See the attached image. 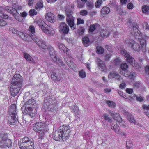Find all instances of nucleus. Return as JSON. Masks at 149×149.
Listing matches in <instances>:
<instances>
[{"label":"nucleus","mask_w":149,"mask_h":149,"mask_svg":"<svg viewBox=\"0 0 149 149\" xmlns=\"http://www.w3.org/2000/svg\"><path fill=\"white\" fill-rule=\"evenodd\" d=\"M18 143L20 149H34L35 148L34 142L30 138L26 136L20 139Z\"/></svg>","instance_id":"1"},{"label":"nucleus","mask_w":149,"mask_h":149,"mask_svg":"<svg viewBox=\"0 0 149 149\" xmlns=\"http://www.w3.org/2000/svg\"><path fill=\"white\" fill-rule=\"evenodd\" d=\"M36 102L34 99L31 98L28 100L24 104L25 113L33 117L36 116V111L32 108L33 105L36 104Z\"/></svg>","instance_id":"2"},{"label":"nucleus","mask_w":149,"mask_h":149,"mask_svg":"<svg viewBox=\"0 0 149 149\" xmlns=\"http://www.w3.org/2000/svg\"><path fill=\"white\" fill-rule=\"evenodd\" d=\"M16 110V105L13 104L10 105V107L9 109V114L8 116L7 119L8 123L10 125L15 124L17 122Z\"/></svg>","instance_id":"3"},{"label":"nucleus","mask_w":149,"mask_h":149,"mask_svg":"<svg viewBox=\"0 0 149 149\" xmlns=\"http://www.w3.org/2000/svg\"><path fill=\"white\" fill-rule=\"evenodd\" d=\"M29 30L31 33V35L32 40L35 42L37 45L40 47L45 48L46 47V44L42 40L39 39L35 35V31L34 26L31 25L29 26Z\"/></svg>","instance_id":"4"},{"label":"nucleus","mask_w":149,"mask_h":149,"mask_svg":"<svg viewBox=\"0 0 149 149\" xmlns=\"http://www.w3.org/2000/svg\"><path fill=\"white\" fill-rule=\"evenodd\" d=\"M45 42L46 44V45L47 47L45 48H44L42 47L41 48L44 49H49L50 55L52 60L55 62H56L59 65L63 67L64 68L65 66V65L63 62L62 61L60 58L57 57L56 52L53 48L50 45H48L47 44L45 41Z\"/></svg>","instance_id":"5"},{"label":"nucleus","mask_w":149,"mask_h":149,"mask_svg":"<svg viewBox=\"0 0 149 149\" xmlns=\"http://www.w3.org/2000/svg\"><path fill=\"white\" fill-rule=\"evenodd\" d=\"M33 128L34 131L40 134L39 138L42 139L46 131V126L45 123L37 122L33 125Z\"/></svg>","instance_id":"6"},{"label":"nucleus","mask_w":149,"mask_h":149,"mask_svg":"<svg viewBox=\"0 0 149 149\" xmlns=\"http://www.w3.org/2000/svg\"><path fill=\"white\" fill-rule=\"evenodd\" d=\"M120 53L126 58L127 62L132 65L133 67L136 69L139 68L140 65L137 63L127 50L125 49H123L121 51Z\"/></svg>","instance_id":"7"},{"label":"nucleus","mask_w":149,"mask_h":149,"mask_svg":"<svg viewBox=\"0 0 149 149\" xmlns=\"http://www.w3.org/2000/svg\"><path fill=\"white\" fill-rule=\"evenodd\" d=\"M11 140L5 136V134H0V147L3 148L11 146Z\"/></svg>","instance_id":"8"},{"label":"nucleus","mask_w":149,"mask_h":149,"mask_svg":"<svg viewBox=\"0 0 149 149\" xmlns=\"http://www.w3.org/2000/svg\"><path fill=\"white\" fill-rule=\"evenodd\" d=\"M125 44L128 46L129 48L133 49L134 50L139 52L140 50L139 45L134 40L130 39L125 41Z\"/></svg>","instance_id":"9"},{"label":"nucleus","mask_w":149,"mask_h":149,"mask_svg":"<svg viewBox=\"0 0 149 149\" xmlns=\"http://www.w3.org/2000/svg\"><path fill=\"white\" fill-rule=\"evenodd\" d=\"M22 76L19 74L14 75L12 78L10 84L22 86Z\"/></svg>","instance_id":"10"},{"label":"nucleus","mask_w":149,"mask_h":149,"mask_svg":"<svg viewBox=\"0 0 149 149\" xmlns=\"http://www.w3.org/2000/svg\"><path fill=\"white\" fill-rule=\"evenodd\" d=\"M22 86L10 84V93L13 97L16 96L21 89Z\"/></svg>","instance_id":"11"},{"label":"nucleus","mask_w":149,"mask_h":149,"mask_svg":"<svg viewBox=\"0 0 149 149\" xmlns=\"http://www.w3.org/2000/svg\"><path fill=\"white\" fill-rule=\"evenodd\" d=\"M96 62L97 64L98 69L101 71L106 72L108 70L107 67L106 65L100 58H96Z\"/></svg>","instance_id":"12"},{"label":"nucleus","mask_w":149,"mask_h":149,"mask_svg":"<svg viewBox=\"0 0 149 149\" xmlns=\"http://www.w3.org/2000/svg\"><path fill=\"white\" fill-rule=\"evenodd\" d=\"M60 130V132L65 136L66 139H68L69 137L70 130L69 126L64 125L61 127Z\"/></svg>","instance_id":"13"},{"label":"nucleus","mask_w":149,"mask_h":149,"mask_svg":"<svg viewBox=\"0 0 149 149\" xmlns=\"http://www.w3.org/2000/svg\"><path fill=\"white\" fill-rule=\"evenodd\" d=\"M53 138L55 141H61L62 140L67 139H66L65 136L58 131L55 132L53 134Z\"/></svg>","instance_id":"14"},{"label":"nucleus","mask_w":149,"mask_h":149,"mask_svg":"<svg viewBox=\"0 0 149 149\" xmlns=\"http://www.w3.org/2000/svg\"><path fill=\"white\" fill-rule=\"evenodd\" d=\"M22 6H19L16 9L13 8L12 7L7 6L6 7V11L12 14L13 16H14V15L16 12L19 14V12L20 10L22 8Z\"/></svg>","instance_id":"15"},{"label":"nucleus","mask_w":149,"mask_h":149,"mask_svg":"<svg viewBox=\"0 0 149 149\" xmlns=\"http://www.w3.org/2000/svg\"><path fill=\"white\" fill-rule=\"evenodd\" d=\"M109 79H115L121 81L122 80L121 76L116 72L112 71L110 72L108 75Z\"/></svg>","instance_id":"16"},{"label":"nucleus","mask_w":149,"mask_h":149,"mask_svg":"<svg viewBox=\"0 0 149 149\" xmlns=\"http://www.w3.org/2000/svg\"><path fill=\"white\" fill-rule=\"evenodd\" d=\"M60 31L64 34H67L69 31V26L65 22H62L60 24L59 27Z\"/></svg>","instance_id":"17"},{"label":"nucleus","mask_w":149,"mask_h":149,"mask_svg":"<svg viewBox=\"0 0 149 149\" xmlns=\"http://www.w3.org/2000/svg\"><path fill=\"white\" fill-rule=\"evenodd\" d=\"M108 113L110 116H111L113 118L116 120V121L120 122L122 121V119L121 116L118 113H114L111 110H109Z\"/></svg>","instance_id":"18"},{"label":"nucleus","mask_w":149,"mask_h":149,"mask_svg":"<svg viewBox=\"0 0 149 149\" xmlns=\"http://www.w3.org/2000/svg\"><path fill=\"white\" fill-rule=\"evenodd\" d=\"M46 19L48 22L54 23L56 21V18L54 14L51 12H48L46 15Z\"/></svg>","instance_id":"19"},{"label":"nucleus","mask_w":149,"mask_h":149,"mask_svg":"<svg viewBox=\"0 0 149 149\" xmlns=\"http://www.w3.org/2000/svg\"><path fill=\"white\" fill-rule=\"evenodd\" d=\"M19 38H21L24 40L28 42L30 41L32 39L31 37V35H29L28 34L22 32L19 33Z\"/></svg>","instance_id":"20"},{"label":"nucleus","mask_w":149,"mask_h":149,"mask_svg":"<svg viewBox=\"0 0 149 149\" xmlns=\"http://www.w3.org/2000/svg\"><path fill=\"white\" fill-rule=\"evenodd\" d=\"M42 31L45 33L47 34H49L52 35L54 33V29L50 26L47 25L45 28H43Z\"/></svg>","instance_id":"21"},{"label":"nucleus","mask_w":149,"mask_h":149,"mask_svg":"<svg viewBox=\"0 0 149 149\" xmlns=\"http://www.w3.org/2000/svg\"><path fill=\"white\" fill-rule=\"evenodd\" d=\"M58 46L61 50H63L64 53H65L69 56V53L70 51L68 49L66 48L63 44L58 43Z\"/></svg>","instance_id":"22"},{"label":"nucleus","mask_w":149,"mask_h":149,"mask_svg":"<svg viewBox=\"0 0 149 149\" xmlns=\"http://www.w3.org/2000/svg\"><path fill=\"white\" fill-rule=\"evenodd\" d=\"M66 21L72 29L74 30L75 29L74 18L66 19Z\"/></svg>","instance_id":"23"},{"label":"nucleus","mask_w":149,"mask_h":149,"mask_svg":"<svg viewBox=\"0 0 149 149\" xmlns=\"http://www.w3.org/2000/svg\"><path fill=\"white\" fill-rule=\"evenodd\" d=\"M110 12V8L106 6H104L102 8L101 11L100 13H101V15L103 17L104 16L108 14Z\"/></svg>","instance_id":"24"},{"label":"nucleus","mask_w":149,"mask_h":149,"mask_svg":"<svg viewBox=\"0 0 149 149\" xmlns=\"http://www.w3.org/2000/svg\"><path fill=\"white\" fill-rule=\"evenodd\" d=\"M140 44L141 45V47L142 51L143 52H145L146 51V40L142 38L140 40Z\"/></svg>","instance_id":"25"},{"label":"nucleus","mask_w":149,"mask_h":149,"mask_svg":"<svg viewBox=\"0 0 149 149\" xmlns=\"http://www.w3.org/2000/svg\"><path fill=\"white\" fill-rule=\"evenodd\" d=\"M24 58L29 62L36 64L35 61L33 59L31 55L28 53H24Z\"/></svg>","instance_id":"26"},{"label":"nucleus","mask_w":149,"mask_h":149,"mask_svg":"<svg viewBox=\"0 0 149 149\" xmlns=\"http://www.w3.org/2000/svg\"><path fill=\"white\" fill-rule=\"evenodd\" d=\"M36 22L39 27L41 28L42 31L43 30V28H42L44 29L45 27L47 26V25L46 24L45 22L42 19L38 20Z\"/></svg>","instance_id":"27"},{"label":"nucleus","mask_w":149,"mask_h":149,"mask_svg":"<svg viewBox=\"0 0 149 149\" xmlns=\"http://www.w3.org/2000/svg\"><path fill=\"white\" fill-rule=\"evenodd\" d=\"M110 34L109 32L107 29H102L101 31V37L102 38L107 37Z\"/></svg>","instance_id":"28"},{"label":"nucleus","mask_w":149,"mask_h":149,"mask_svg":"<svg viewBox=\"0 0 149 149\" xmlns=\"http://www.w3.org/2000/svg\"><path fill=\"white\" fill-rule=\"evenodd\" d=\"M56 108L57 107L55 104H52L48 105L47 110L49 111L54 112L56 111Z\"/></svg>","instance_id":"29"},{"label":"nucleus","mask_w":149,"mask_h":149,"mask_svg":"<svg viewBox=\"0 0 149 149\" xmlns=\"http://www.w3.org/2000/svg\"><path fill=\"white\" fill-rule=\"evenodd\" d=\"M138 26L136 24V26H133L132 27V29H133V31L134 32V33L135 35H138L140 36L141 33V32L139 30L138 28Z\"/></svg>","instance_id":"30"},{"label":"nucleus","mask_w":149,"mask_h":149,"mask_svg":"<svg viewBox=\"0 0 149 149\" xmlns=\"http://www.w3.org/2000/svg\"><path fill=\"white\" fill-rule=\"evenodd\" d=\"M73 13V12L72 10H68L66 11V19L74 18L72 16Z\"/></svg>","instance_id":"31"},{"label":"nucleus","mask_w":149,"mask_h":149,"mask_svg":"<svg viewBox=\"0 0 149 149\" xmlns=\"http://www.w3.org/2000/svg\"><path fill=\"white\" fill-rule=\"evenodd\" d=\"M111 128L116 133H119V131H120V129L119 128V126L117 123L113 125V124H111Z\"/></svg>","instance_id":"32"},{"label":"nucleus","mask_w":149,"mask_h":149,"mask_svg":"<svg viewBox=\"0 0 149 149\" xmlns=\"http://www.w3.org/2000/svg\"><path fill=\"white\" fill-rule=\"evenodd\" d=\"M89 38L87 36H85L82 38V42L84 45L87 47L88 45V44L89 42Z\"/></svg>","instance_id":"33"},{"label":"nucleus","mask_w":149,"mask_h":149,"mask_svg":"<svg viewBox=\"0 0 149 149\" xmlns=\"http://www.w3.org/2000/svg\"><path fill=\"white\" fill-rule=\"evenodd\" d=\"M97 51L96 52L99 54H103L104 52V48H102L101 46H99L96 47Z\"/></svg>","instance_id":"34"},{"label":"nucleus","mask_w":149,"mask_h":149,"mask_svg":"<svg viewBox=\"0 0 149 149\" xmlns=\"http://www.w3.org/2000/svg\"><path fill=\"white\" fill-rule=\"evenodd\" d=\"M142 13L146 14L149 10V6L147 5H143L141 8Z\"/></svg>","instance_id":"35"},{"label":"nucleus","mask_w":149,"mask_h":149,"mask_svg":"<svg viewBox=\"0 0 149 149\" xmlns=\"http://www.w3.org/2000/svg\"><path fill=\"white\" fill-rule=\"evenodd\" d=\"M106 102L108 107H110L114 108L116 107V104L113 101H111L110 100H107Z\"/></svg>","instance_id":"36"},{"label":"nucleus","mask_w":149,"mask_h":149,"mask_svg":"<svg viewBox=\"0 0 149 149\" xmlns=\"http://www.w3.org/2000/svg\"><path fill=\"white\" fill-rule=\"evenodd\" d=\"M128 65L127 64L125 63H122L120 65V67L122 71H126L128 68Z\"/></svg>","instance_id":"37"},{"label":"nucleus","mask_w":149,"mask_h":149,"mask_svg":"<svg viewBox=\"0 0 149 149\" xmlns=\"http://www.w3.org/2000/svg\"><path fill=\"white\" fill-rule=\"evenodd\" d=\"M128 120L131 123H134L135 122V120L134 119L133 117L131 114H128L127 115Z\"/></svg>","instance_id":"38"},{"label":"nucleus","mask_w":149,"mask_h":149,"mask_svg":"<svg viewBox=\"0 0 149 149\" xmlns=\"http://www.w3.org/2000/svg\"><path fill=\"white\" fill-rule=\"evenodd\" d=\"M136 73L132 71L130 72L128 77L130 78L132 81L134 80L135 79Z\"/></svg>","instance_id":"39"},{"label":"nucleus","mask_w":149,"mask_h":149,"mask_svg":"<svg viewBox=\"0 0 149 149\" xmlns=\"http://www.w3.org/2000/svg\"><path fill=\"white\" fill-rule=\"evenodd\" d=\"M51 78L52 80L54 81H57L58 79V77L56 73L54 71L51 72Z\"/></svg>","instance_id":"40"},{"label":"nucleus","mask_w":149,"mask_h":149,"mask_svg":"<svg viewBox=\"0 0 149 149\" xmlns=\"http://www.w3.org/2000/svg\"><path fill=\"white\" fill-rule=\"evenodd\" d=\"M43 6V3L42 2H38L36 4L35 8L37 9L42 8Z\"/></svg>","instance_id":"41"},{"label":"nucleus","mask_w":149,"mask_h":149,"mask_svg":"<svg viewBox=\"0 0 149 149\" xmlns=\"http://www.w3.org/2000/svg\"><path fill=\"white\" fill-rule=\"evenodd\" d=\"M96 24H93L90 25L89 27L88 31L89 32L92 33L96 29Z\"/></svg>","instance_id":"42"},{"label":"nucleus","mask_w":149,"mask_h":149,"mask_svg":"<svg viewBox=\"0 0 149 149\" xmlns=\"http://www.w3.org/2000/svg\"><path fill=\"white\" fill-rule=\"evenodd\" d=\"M73 112L75 114V116L78 115L79 113V108L77 105H75L73 109Z\"/></svg>","instance_id":"43"},{"label":"nucleus","mask_w":149,"mask_h":149,"mask_svg":"<svg viewBox=\"0 0 149 149\" xmlns=\"http://www.w3.org/2000/svg\"><path fill=\"white\" fill-rule=\"evenodd\" d=\"M79 75L81 78H84L86 76V73L85 71L82 70L79 71Z\"/></svg>","instance_id":"44"},{"label":"nucleus","mask_w":149,"mask_h":149,"mask_svg":"<svg viewBox=\"0 0 149 149\" xmlns=\"http://www.w3.org/2000/svg\"><path fill=\"white\" fill-rule=\"evenodd\" d=\"M104 119L105 120H107L108 121L111 122L112 120V119L111 117L109 116V115L105 113L103 115Z\"/></svg>","instance_id":"45"},{"label":"nucleus","mask_w":149,"mask_h":149,"mask_svg":"<svg viewBox=\"0 0 149 149\" xmlns=\"http://www.w3.org/2000/svg\"><path fill=\"white\" fill-rule=\"evenodd\" d=\"M37 14V12L34 9H31L29 11V14L31 16H33L36 15Z\"/></svg>","instance_id":"46"},{"label":"nucleus","mask_w":149,"mask_h":149,"mask_svg":"<svg viewBox=\"0 0 149 149\" xmlns=\"http://www.w3.org/2000/svg\"><path fill=\"white\" fill-rule=\"evenodd\" d=\"M103 3L102 0H98L95 3V5L96 8H99Z\"/></svg>","instance_id":"47"},{"label":"nucleus","mask_w":149,"mask_h":149,"mask_svg":"<svg viewBox=\"0 0 149 149\" xmlns=\"http://www.w3.org/2000/svg\"><path fill=\"white\" fill-rule=\"evenodd\" d=\"M88 14L87 11L84 9L81 10L79 12L80 15L82 16H86Z\"/></svg>","instance_id":"48"},{"label":"nucleus","mask_w":149,"mask_h":149,"mask_svg":"<svg viewBox=\"0 0 149 149\" xmlns=\"http://www.w3.org/2000/svg\"><path fill=\"white\" fill-rule=\"evenodd\" d=\"M130 72H129L128 71H127L126 70L120 71V73L122 75H124L127 77L130 74Z\"/></svg>","instance_id":"49"},{"label":"nucleus","mask_w":149,"mask_h":149,"mask_svg":"<svg viewBox=\"0 0 149 149\" xmlns=\"http://www.w3.org/2000/svg\"><path fill=\"white\" fill-rule=\"evenodd\" d=\"M86 5H87L88 8L92 9L94 7V5L92 2H88L86 3Z\"/></svg>","instance_id":"50"},{"label":"nucleus","mask_w":149,"mask_h":149,"mask_svg":"<svg viewBox=\"0 0 149 149\" xmlns=\"http://www.w3.org/2000/svg\"><path fill=\"white\" fill-rule=\"evenodd\" d=\"M77 24L78 25H79L80 24H83L84 23V20L81 18H78L77 19Z\"/></svg>","instance_id":"51"},{"label":"nucleus","mask_w":149,"mask_h":149,"mask_svg":"<svg viewBox=\"0 0 149 149\" xmlns=\"http://www.w3.org/2000/svg\"><path fill=\"white\" fill-rule=\"evenodd\" d=\"M126 145L127 148L129 149L132 147V141L129 140H127L126 142Z\"/></svg>","instance_id":"52"},{"label":"nucleus","mask_w":149,"mask_h":149,"mask_svg":"<svg viewBox=\"0 0 149 149\" xmlns=\"http://www.w3.org/2000/svg\"><path fill=\"white\" fill-rule=\"evenodd\" d=\"M4 11L0 12V17L4 19H7L8 17L7 15L3 13Z\"/></svg>","instance_id":"53"},{"label":"nucleus","mask_w":149,"mask_h":149,"mask_svg":"<svg viewBox=\"0 0 149 149\" xmlns=\"http://www.w3.org/2000/svg\"><path fill=\"white\" fill-rule=\"evenodd\" d=\"M121 62V60L120 59L118 58H117L114 60V63L115 65H119Z\"/></svg>","instance_id":"54"},{"label":"nucleus","mask_w":149,"mask_h":149,"mask_svg":"<svg viewBox=\"0 0 149 149\" xmlns=\"http://www.w3.org/2000/svg\"><path fill=\"white\" fill-rule=\"evenodd\" d=\"M7 25L6 22L2 19H0V26H5Z\"/></svg>","instance_id":"55"},{"label":"nucleus","mask_w":149,"mask_h":149,"mask_svg":"<svg viewBox=\"0 0 149 149\" xmlns=\"http://www.w3.org/2000/svg\"><path fill=\"white\" fill-rule=\"evenodd\" d=\"M112 55L111 54H107L105 56V61H107L109 60V59L112 57Z\"/></svg>","instance_id":"56"},{"label":"nucleus","mask_w":149,"mask_h":149,"mask_svg":"<svg viewBox=\"0 0 149 149\" xmlns=\"http://www.w3.org/2000/svg\"><path fill=\"white\" fill-rule=\"evenodd\" d=\"M134 8V5L131 2L128 3L127 5V8L128 9L131 10L133 9Z\"/></svg>","instance_id":"57"},{"label":"nucleus","mask_w":149,"mask_h":149,"mask_svg":"<svg viewBox=\"0 0 149 149\" xmlns=\"http://www.w3.org/2000/svg\"><path fill=\"white\" fill-rule=\"evenodd\" d=\"M12 31L13 33L15 34H17L18 36L19 33L20 32H21V31H18L16 29L14 28H13L12 29Z\"/></svg>","instance_id":"58"},{"label":"nucleus","mask_w":149,"mask_h":149,"mask_svg":"<svg viewBox=\"0 0 149 149\" xmlns=\"http://www.w3.org/2000/svg\"><path fill=\"white\" fill-rule=\"evenodd\" d=\"M119 88L123 89L125 88L126 84L125 83H122L119 85Z\"/></svg>","instance_id":"59"},{"label":"nucleus","mask_w":149,"mask_h":149,"mask_svg":"<svg viewBox=\"0 0 149 149\" xmlns=\"http://www.w3.org/2000/svg\"><path fill=\"white\" fill-rule=\"evenodd\" d=\"M77 6L79 8H82L84 6V4L82 2H79L77 4Z\"/></svg>","instance_id":"60"},{"label":"nucleus","mask_w":149,"mask_h":149,"mask_svg":"<svg viewBox=\"0 0 149 149\" xmlns=\"http://www.w3.org/2000/svg\"><path fill=\"white\" fill-rule=\"evenodd\" d=\"M126 92L129 94H131L133 92V89L131 88H127L126 89Z\"/></svg>","instance_id":"61"},{"label":"nucleus","mask_w":149,"mask_h":149,"mask_svg":"<svg viewBox=\"0 0 149 149\" xmlns=\"http://www.w3.org/2000/svg\"><path fill=\"white\" fill-rule=\"evenodd\" d=\"M119 123H120V125L122 127L124 128L126 127V124L122 120V121Z\"/></svg>","instance_id":"62"},{"label":"nucleus","mask_w":149,"mask_h":149,"mask_svg":"<svg viewBox=\"0 0 149 149\" xmlns=\"http://www.w3.org/2000/svg\"><path fill=\"white\" fill-rule=\"evenodd\" d=\"M121 4L122 5L126 4L130 1V0H120Z\"/></svg>","instance_id":"63"},{"label":"nucleus","mask_w":149,"mask_h":149,"mask_svg":"<svg viewBox=\"0 0 149 149\" xmlns=\"http://www.w3.org/2000/svg\"><path fill=\"white\" fill-rule=\"evenodd\" d=\"M145 69L146 73L149 75V65L146 66L145 67Z\"/></svg>","instance_id":"64"}]
</instances>
